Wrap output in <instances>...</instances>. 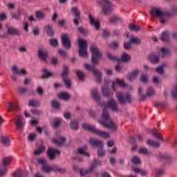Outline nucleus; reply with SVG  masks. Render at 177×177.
<instances>
[{"label": "nucleus", "mask_w": 177, "mask_h": 177, "mask_svg": "<svg viewBox=\"0 0 177 177\" xmlns=\"http://www.w3.org/2000/svg\"><path fill=\"white\" fill-rule=\"evenodd\" d=\"M129 29L131 31H136V32L140 31V27L139 26H136L133 24H129Z\"/></svg>", "instance_id": "3c124183"}, {"label": "nucleus", "mask_w": 177, "mask_h": 177, "mask_svg": "<svg viewBox=\"0 0 177 177\" xmlns=\"http://www.w3.org/2000/svg\"><path fill=\"white\" fill-rule=\"evenodd\" d=\"M160 52L162 55V59H165L166 57H171L172 55L171 50L168 48L162 47L160 49Z\"/></svg>", "instance_id": "aec40b11"}, {"label": "nucleus", "mask_w": 177, "mask_h": 177, "mask_svg": "<svg viewBox=\"0 0 177 177\" xmlns=\"http://www.w3.org/2000/svg\"><path fill=\"white\" fill-rule=\"evenodd\" d=\"M97 167H102V161L98 159L94 158L90 166V171H93Z\"/></svg>", "instance_id": "393cba45"}, {"label": "nucleus", "mask_w": 177, "mask_h": 177, "mask_svg": "<svg viewBox=\"0 0 177 177\" xmlns=\"http://www.w3.org/2000/svg\"><path fill=\"white\" fill-rule=\"evenodd\" d=\"M147 145L151 147H160V143L153 140H147Z\"/></svg>", "instance_id": "58836bf2"}, {"label": "nucleus", "mask_w": 177, "mask_h": 177, "mask_svg": "<svg viewBox=\"0 0 177 177\" xmlns=\"http://www.w3.org/2000/svg\"><path fill=\"white\" fill-rule=\"evenodd\" d=\"M50 104L53 109H55V110H59V109H60V103L56 100H51Z\"/></svg>", "instance_id": "c03bdc74"}, {"label": "nucleus", "mask_w": 177, "mask_h": 177, "mask_svg": "<svg viewBox=\"0 0 177 177\" xmlns=\"http://www.w3.org/2000/svg\"><path fill=\"white\" fill-rule=\"evenodd\" d=\"M30 111L34 115H42L43 114L42 111H39V109H31Z\"/></svg>", "instance_id": "69168bd1"}, {"label": "nucleus", "mask_w": 177, "mask_h": 177, "mask_svg": "<svg viewBox=\"0 0 177 177\" xmlns=\"http://www.w3.org/2000/svg\"><path fill=\"white\" fill-rule=\"evenodd\" d=\"M14 121L15 122L17 129L19 131H23V129H24V125H26V122H24V118H23V116H17V119H14Z\"/></svg>", "instance_id": "ddd939ff"}, {"label": "nucleus", "mask_w": 177, "mask_h": 177, "mask_svg": "<svg viewBox=\"0 0 177 177\" xmlns=\"http://www.w3.org/2000/svg\"><path fill=\"white\" fill-rule=\"evenodd\" d=\"M17 110H19V106L14 102L8 103V111H17Z\"/></svg>", "instance_id": "ea45409f"}, {"label": "nucleus", "mask_w": 177, "mask_h": 177, "mask_svg": "<svg viewBox=\"0 0 177 177\" xmlns=\"http://www.w3.org/2000/svg\"><path fill=\"white\" fill-rule=\"evenodd\" d=\"M70 128L72 131H78V128H80L78 121L75 120H71L70 122Z\"/></svg>", "instance_id": "c756f323"}, {"label": "nucleus", "mask_w": 177, "mask_h": 177, "mask_svg": "<svg viewBox=\"0 0 177 177\" xmlns=\"http://www.w3.org/2000/svg\"><path fill=\"white\" fill-rule=\"evenodd\" d=\"M139 73H140L139 69H134L126 76V78H127L128 81H133L134 80H136V77L139 75Z\"/></svg>", "instance_id": "6ab92c4d"}, {"label": "nucleus", "mask_w": 177, "mask_h": 177, "mask_svg": "<svg viewBox=\"0 0 177 177\" xmlns=\"http://www.w3.org/2000/svg\"><path fill=\"white\" fill-rule=\"evenodd\" d=\"M130 41L134 45H140L142 44V41L139 38L133 37V36H130Z\"/></svg>", "instance_id": "79ce46f5"}, {"label": "nucleus", "mask_w": 177, "mask_h": 177, "mask_svg": "<svg viewBox=\"0 0 177 177\" xmlns=\"http://www.w3.org/2000/svg\"><path fill=\"white\" fill-rule=\"evenodd\" d=\"M106 57L111 62H121V59L118 58V57L111 54V53H106Z\"/></svg>", "instance_id": "2f4dec72"}, {"label": "nucleus", "mask_w": 177, "mask_h": 177, "mask_svg": "<svg viewBox=\"0 0 177 177\" xmlns=\"http://www.w3.org/2000/svg\"><path fill=\"white\" fill-rule=\"evenodd\" d=\"M18 93L19 95H26L27 92H28V89L27 88L23 87V86H19L17 88Z\"/></svg>", "instance_id": "4d7b16f0"}, {"label": "nucleus", "mask_w": 177, "mask_h": 177, "mask_svg": "<svg viewBox=\"0 0 177 177\" xmlns=\"http://www.w3.org/2000/svg\"><path fill=\"white\" fill-rule=\"evenodd\" d=\"M1 141L4 146H10V140H9V138L8 136H2Z\"/></svg>", "instance_id": "8fccbe9b"}, {"label": "nucleus", "mask_w": 177, "mask_h": 177, "mask_svg": "<svg viewBox=\"0 0 177 177\" xmlns=\"http://www.w3.org/2000/svg\"><path fill=\"white\" fill-rule=\"evenodd\" d=\"M63 115L66 120H71V113L65 111L64 112Z\"/></svg>", "instance_id": "774afa93"}, {"label": "nucleus", "mask_w": 177, "mask_h": 177, "mask_svg": "<svg viewBox=\"0 0 177 177\" xmlns=\"http://www.w3.org/2000/svg\"><path fill=\"white\" fill-rule=\"evenodd\" d=\"M71 12H73L76 17L81 16V12H80V10L77 7H73Z\"/></svg>", "instance_id": "052dcab7"}, {"label": "nucleus", "mask_w": 177, "mask_h": 177, "mask_svg": "<svg viewBox=\"0 0 177 177\" xmlns=\"http://www.w3.org/2000/svg\"><path fill=\"white\" fill-rule=\"evenodd\" d=\"M82 128L83 129L93 132V133H95V135H97V136H100V138H104V139H109V138H110V134L109 133L100 129H97L95 126L85 123L83 124Z\"/></svg>", "instance_id": "7ed1b4c3"}, {"label": "nucleus", "mask_w": 177, "mask_h": 177, "mask_svg": "<svg viewBox=\"0 0 177 177\" xmlns=\"http://www.w3.org/2000/svg\"><path fill=\"white\" fill-rule=\"evenodd\" d=\"M120 62H123V63H128L131 62V55H129L127 53H122L121 55Z\"/></svg>", "instance_id": "7c9ffc66"}, {"label": "nucleus", "mask_w": 177, "mask_h": 177, "mask_svg": "<svg viewBox=\"0 0 177 177\" xmlns=\"http://www.w3.org/2000/svg\"><path fill=\"white\" fill-rule=\"evenodd\" d=\"M106 107L111 110L113 113H118V102L114 98L109 99L105 104Z\"/></svg>", "instance_id": "9d476101"}, {"label": "nucleus", "mask_w": 177, "mask_h": 177, "mask_svg": "<svg viewBox=\"0 0 177 177\" xmlns=\"http://www.w3.org/2000/svg\"><path fill=\"white\" fill-rule=\"evenodd\" d=\"M156 157L160 161H167V162H171L174 160V158L171 155L161 152L158 153Z\"/></svg>", "instance_id": "f8f14e48"}, {"label": "nucleus", "mask_w": 177, "mask_h": 177, "mask_svg": "<svg viewBox=\"0 0 177 177\" xmlns=\"http://www.w3.org/2000/svg\"><path fill=\"white\" fill-rule=\"evenodd\" d=\"M131 170L136 174H140L142 176H146L147 175V171L138 167H133Z\"/></svg>", "instance_id": "72a5a7b5"}, {"label": "nucleus", "mask_w": 177, "mask_h": 177, "mask_svg": "<svg viewBox=\"0 0 177 177\" xmlns=\"http://www.w3.org/2000/svg\"><path fill=\"white\" fill-rule=\"evenodd\" d=\"M91 96L97 103H100L102 97L99 96V90H97V88H94L91 90Z\"/></svg>", "instance_id": "412c9836"}, {"label": "nucleus", "mask_w": 177, "mask_h": 177, "mask_svg": "<svg viewBox=\"0 0 177 177\" xmlns=\"http://www.w3.org/2000/svg\"><path fill=\"white\" fill-rule=\"evenodd\" d=\"M102 92L104 97H106L107 99L113 97V91L109 88L105 86L102 87Z\"/></svg>", "instance_id": "4be33fe9"}, {"label": "nucleus", "mask_w": 177, "mask_h": 177, "mask_svg": "<svg viewBox=\"0 0 177 177\" xmlns=\"http://www.w3.org/2000/svg\"><path fill=\"white\" fill-rule=\"evenodd\" d=\"M41 71L43 72V75H41V78L42 80H48V78L50 77H53V73L48 71L46 68H44Z\"/></svg>", "instance_id": "a878e982"}, {"label": "nucleus", "mask_w": 177, "mask_h": 177, "mask_svg": "<svg viewBox=\"0 0 177 177\" xmlns=\"http://www.w3.org/2000/svg\"><path fill=\"white\" fill-rule=\"evenodd\" d=\"M29 107H39L41 102L37 100H30L28 102Z\"/></svg>", "instance_id": "c9c22d12"}, {"label": "nucleus", "mask_w": 177, "mask_h": 177, "mask_svg": "<svg viewBox=\"0 0 177 177\" xmlns=\"http://www.w3.org/2000/svg\"><path fill=\"white\" fill-rule=\"evenodd\" d=\"M160 39L163 42H169V31L165 30L161 35Z\"/></svg>", "instance_id": "c85d7f7f"}, {"label": "nucleus", "mask_w": 177, "mask_h": 177, "mask_svg": "<svg viewBox=\"0 0 177 177\" xmlns=\"http://www.w3.org/2000/svg\"><path fill=\"white\" fill-rule=\"evenodd\" d=\"M61 41L62 44V46L67 49L68 50H70L71 49V39L68 37V35L66 33H63L61 37Z\"/></svg>", "instance_id": "9b49d317"}, {"label": "nucleus", "mask_w": 177, "mask_h": 177, "mask_svg": "<svg viewBox=\"0 0 177 177\" xmlns=\"http://www.w3.org/2000/svg\"><path fill=\"white\" fill-rule=\"evenodd\" d=\"M53 143L57 145V146H62V145H64V142H66V138L63 136H60L59 139L54 138L52 140Z\"/></svg>", "instance_id": "cd10ccee"}, {"label": "nucleus", "mask_w": 177, "mask_h": 177, "mask_svg": "<svg viewBox=\"0 0 177 177\" xmlns=\"http://www.w3.org/2000/svg\"><path fill=\"white\" fill-rule=\"evenodd\" d=\"M44 31L48 37H53V35H55V31L53 30V26L52 25H45Z\"/></svg>", "instance_id": "5701e85b"}, {"label": "nucleus", "mask_w": 177, "mask_h": 177, "mask_svg": "<svg viewBox=\"0 0 177 177\" xmlns=\"http://www.w3.org/2000/svg\"><path fill=\"white\" fill-rule=\"evenodd\" d=\"M11 70L12 73H15L17 75H27V71L25 68L19 69L17 66H13Z\"/></svg>", "instance_id": "a211bd4d"}, {"label": "nucleus", "mask_w": 177, "mask_h": 177, "mask_svg": "<svg viewBox=\"0 0 177 177\" xmlns=\"http://www.w3.org/2000/svg\"><path fill=\"white\" fill-rule=\"evenodd\" d=\"M88 42L86 40H79V51L78 54L80 57H88Z\"/></svg>", "instance_id": "1a4fd4ad"}, {"label": "nucleus", "mask_w": 177, "mask_h": 177, "mask_svg": "<svg viewBox=\"0 0 177 177\" xmlns=\"http://www.w3.org/2000/svg\"><path fill=\"white\" fill-rule=\"evenodd\" d=\"M63 71L62 73V77L63 78H67V75H68V67L66 65L62 66Z\"/></svg>", "instance_id": "a18cd8bd"}, {"label": "nucleus", "mask_w": 177, "mask_h": 177, "mask_svg": "<svg viewBox=\"0 0 177 177\" xmlns=\"http://www.w3.org/2000/svg\"><path fill=\"white\" fill-rule=\"evenodd\" d=\"M59 99H61V100H65L67 102V100H70V98L71 97V95L67 92H61L58 94Z\"/></svg>", "instance_id": "bb28decb"}, {"label": "nucleus", "mask_w": 177, "mask_h": 177, "mask_svg": "<svg viewBox=\"0 0 177 177\" xmlns=\"http://www.w3.org/2000/svg\"><path fill=\"white\" fill-rule=\"evenodd\" d=\"M115 97L121 106H125L127 102V103L131 104L132 102V95L130 94H127L126 97H124V95L120 92L116 93Z\"/></svg>", "instance_id": "6e6552de"}, {"label": "nucleus", "mask_w": 177, "mask_h": 177, "mask_svg": "<svg viewBox=\"0 0 177 177\" xmlns=\"http://www.w3.org/2000/svg\"><path fill=\"white\" fill-rule=\"evenodd\" d=\"M6 28L8 35H16L17 37H20V35H21L20 30L10 26H6Z\"/></svg>", "instance_id": "2eb2a0df"}, {"label": "nucleus", "mask_w": 177, "mask_h": 177, "mask_svg": "<svg viewBox=\"0 0 177 177\" xmlns=\"http://www.w3.org/2000/svg\"><path fill=\"white\" fill-rule=\"evenodd\" d=\"M37 56L41 62L48 63V52L44 51L42 49L38 50Z\"/></svg>", "instance_id": "dca6fc26"}, {"label": "nucleus", "mask_w": 177, "mask_h": 177, "mask_svg": "<svg viewBox=\"0 0 177 177\" xmlns=\"http://www.w3.org/2000/svg\"><path fill=\"white\" fill-rule=\"evenodd\" d=\"M92 172V170H91V168L89 167L88 169H85L84 168H81L79 170V174L80 176H85L86 175H88V174Z\"/></svg>", "instance_id": "37998d69"}, {"label": "nucleus", "mask_w": 177, "mask_h": 177, "mask_svg": "<svg viewBox=\"0 0 177 177\" xmlns=\"http://www.w3.org/2000/svg\"><path fill=\"white\" fill-rule=\"evenodd\" d=\"M123 47L126 50H129V49L132 48V43L131 42V40L128 42H124Z\"/></svg>", "instance_id": "0e129e2a"}, {"label": "nucleus", "mask_w": 177, "mask_h": 177, "mask_svg": "<svg viewBox=\"0 0 177 177\" xmlns=\"http://www.w3.org/2000/svg\"><path fill=\"white\" fill-rule=\"evenodd\" d=\"M131 161L133 164H135L136 165H138L142 162L140 160V158L138 156H133L131 159Z\"/></svg>", "instance_id": "bf43d9fd"}, {"label": "nucleus", "mask_w": 177, "mask_h": 177, "mask_svg": "<svg viewBox=\"0 0 177 177\" xmlns=\"http://www.w3.org/2000/svg\"><path fill=\"white\" fill-rule=\"evenodd\" d=\"M98 3L102 5V13L104 16H109L111 12H113V3L109 0H100Z\"/></svg>", "instance_id": "39448f33"}, {"label": "nucleus", "mask_w": 177, "mask_h": 177, "mask_svg": "<svg viewBox=\"0 0 177 177\" xmlns=\"http://www.w3.org/2000/svg\"><path fill=\"white\" fill-rule=\"evenodd\" d=\"M37 163L39 165H41V170L44 172V174H50V172H58L59 174H66L67 170L64 167H60L58 165H49L48 160L44 158H41L37 159Z\"/></svg>", "instance_id": "f03ea898"}, {"label": "nucleus", "mask_w": 177, "mask_h": 177, "mask_svg": "<svg viewBox=\"0 0 177 177\" xmlns=\"http://www.w3.org/2000/svg\"><path fill=\"white\" fill-rule=\"evenodd\" d=\"M87 113L88 115L91 117V118H96V117H97V114L96 113V111L92 109L87 110Z\"/></svg>", "instance_id": "680f3d73"}, {"label": "nucleus", "mask_w": 177, "mask_h": 177, "mask_svg": "<svg viewBox=\"0 0 177 177\" xmlns=\"http://www.w3.org/2000/svg\"><path fill=\"white\" fill-rule=\"evenodd\" d=\"M97 122H99V124H100V125H102L104 128L109 129L111 132H117V124H115L111 120V118H110V113H109L107 108L104 107L102 109L101 120H97Z\"/></svg>", "instance_id": "f257e3e1"}, {"label": "nucleus", "mask_w": 177, "mask_h": 177, "mask_svg": "<svg viewBox=\"0 0 177 177\" xmlns=\"http://www.w3.org/2000/svg\"><path fill=\"white\" fill-rule=\"evenodd\" d=\"M62 81H63L65 86H66V88H71V80L70 79H68V77L62 78Z\"/></svg>", "instance_id": "603ef678"}, {"label": "nucleus", "mask_w": 177, "mask_h": 177, "mask_svg": "<svg viewBox=\"0 0 177 177\" xmlns=\"http://www.w3.org/2000/svg\"><path fill=\"white\" fill-rule=\"evenodd\" d=\"M1 162L3 167H4V168H6V167H8V165H9L10 162H12V157L10 156L3 158Z\"/></svg>", "instance_id": "e433bc0d"}, {"label": "nucleus", "mask_w": 177, "mask_h": 177, "mask_svg": "<svg viewBox=\"0 0 177 177\" xmlns=\"http://www.w3.org/2000/svg\"><path fill=\"white\" fill-rule=\"evenodd\" d=\"M150 13L153 17H161V19L167 16L168 17H172V12L169 11H162L161 8H151Z\"/></svg>", "instance_id": "0eeeda50"}, {"label": "nucleus", "mask_w": 177, "mask_h": 177, "mask_svg": "<svg viewBox=\"0 0 177 177\" xmlns=\"http://www.w3.org/2000/svg\"><path fill=\"white\" fill-rule=\"evenodd\" d=\"M79 32H80V34H82L84 37H86V35H88V29H85L82 27H80L77 28Z\"/></svg>", "instance_id": "e2e57ef3"}, {"label": "nucleus", "mask_w": 177, "mask_h": 177, "mask_svg": "<svg viewBox=\"0 0 177 177\" xmlns=\"http://www.w3.org/2000/svg\"><path fill=\"white\" fill-rule=\"evenodd\" d=\"M50 63L52 66H57V64H59V58H57V57H51Z\"/></svg>", "instance_id": "6e6d98bb"}, {"label": "nucleus", "mask_w": 177, "mask_h": 177, "mask_svg": "<svg viewBox=\"0 0 177 177\" xmlns=\"http://www.w3.org/2000/svg\"><path fill=\"white\" fill-rule=\"evenodd\" d=\"M88 19L91 26H94L95 30L100 29V22H99L97 20H95L93 16L91 15V13L88 14Z\"/></svg>", "instance_id": "f3484780"}, {"label": "nucleus", "mask_w": 177, "mask_h": 177, "mask_svg": "<svg viewBox=\"0 0 177 177\" xmlns=\"http://www.w3.org/2000/svg\"><path fill=\"white\" fill-rule=\"evenodd\" d=\"M140 81L142 82V84H147L149 81V75L142 73L140 76Z\"/></svg>", "instance_id": "de8ad7c7"}, {"label": "nucleus", "mask_w": 177, "mask_h": 177, "mask_svg": "<svg viewBox=\"0 0 177 177\" xmlns=\"http://www.w3.org/2000/svg\"><path fill=\"white\" fill-rule=\"evenodd\" d=\"M149 59L153 64H157L160 62V58L156 55V54H151L149 56Z\"/></svg>", "instance_id": "473e14b6"}, {"label": "nucleus", "mask_w": 177, "mask_h": 177, "mask_svg": "<svg viewBox=\"0 0 177 177\" xmlns=\"http://www.w3.org/2000/svg\"><path fill=\"white\" fill-rule=\"evenodd\" d=\"M138 96L140 102H144V100H146V95H145L142 93L141 87H139L138 89Z\"/></svg>", "instance_id": "a19ab883"}, {"label": "nucleus", "mask_w": 177, "mask_h": 177, "mask_svg": "<svg viewBox=\"0 0 177 177\" xmlns=\"http://www.w3.org/2000/svg\"><path fill=\"white\" fill-rule=\"evenodd\" d=\"M35 16L36 19H38L39 20H44L45 19V14L41 10H37L35 12Z\"/></svg>", "instance_id": "4c0bfd02"}, {"label": "nucleus", "mask_w": 177, "mask_h": 177, "mask_svg": "<svg viewBox=\"0 0 177 177\" xmlns=\"http://www.w3.org/2000/svg\"><path fill=\"white\" fill-rule=\"evenodd\" d=\"M83 66L86 70L93 73L94 77H95V82L97 84H102V77H103V73H102L100 71L96 69L95 66L88 64H84Z\"/></svg>", "instance_id": "20e7f679"}, {"label": "nucleus", "mask_w": 177, "mask_h": 177, "mask_svg": "<svg viewBox=\"0 0 177 177\" xmlns=\"http://www.w3.org/2000/svg\"><path fill=\"white\" fill-rule=\"evenodd\" d=\"M156 95V91H154V88L152 86H149L147 88V96H154Z\"/></svg>", "instance_id": "09e8293b"}, {"label": "nucleus", "mask_w": 177, "mask_h": 177, "mask_svg": "<svg viewBox=\"0 0 177 177\" xmlns=\"http://www.w3.org/2000/svg\"><path fill=\"white\" fill-rule=\"evenodd\" d=\"M55 154H60V151L52 147L48 148L47 151V156L50 161L56 159V156Z\"/></svg>", "instance_id": "4468645a"}, {"label": "nucleus", "mask_w": 177, "mask_h": 177, "mask_svg": "<svg viewBox=\"0 0 177 177\" xmlns=\"http://www.w3.org/2000/svg\"><path fill=\"white\" fill-rule=\"evenodd\" d=\"M139 153L140 154H143L144 156H149L150 155V153L149 152V150L146 147H140L139 149Z\"/></svg>", "instance_id": "5fc2aeb1"}, {"label": "nucleus", "mask_w": 177, "mask_h": 177, "mask_svg": "<svg viewBox=\"0 0 177 177\" xmlns=\"http://www.w3.org/2000/svg\"><path fill=\"white\" fill-rule=\"evenodd\" d=\"M46 149V148L45 147H44V146H40V147H39V149L35 150V151H34L35 156H39V154H41V153H44V151H45Z\"/></svg>", "instance_id": "13d9d810"}, {"label": "nucleus", "mask_w": 177, "mask_h": 177, "mask_svg": "<svg viewBox=\"0 0 177 177\" xmlns=\"http://www.w3.org/2000/svg\"><path fill=\"white\" fill-rule=\"evenodd\" d=\"M97 153L98 157H104L106 154V150H104V149L103 148V146L99 147L97 148Z\"/></svg>", "instance_id": "49530a36"}, {"label": "nucleus", "mask_w": 177, "mask_h": 177, "mask_svg": "<svg viewBox=\"0 0 177 177\" xmlns=\"http://www.w3.org/2000/svg\"><path fill=\"white\" fill-rule=\"evenodd\" d=\"M90 144L95 147H102L104 146L103 141L102 140L91 138L90 139Z\"/></svg>", "instance_id": "b1692460"}, {"label": "nucleus", "mask_w": 177, "mask_h": 177, "mask_svg": "<svg viewBox=\"0 0 177 177\" xmlns=\"http://www.w3.org/2000/svg\"><path fill=\"white\" fill-rule=\"evenodd\" d=\"M49 42H50V45H51V46L56 47V46H57V45H59V41H57V39H50L49 41Z\"/></svg>", "instance_id": "338daca9"}, {"label": "nucleus", "mask_w": 177, "mask_h": 177, "mask_svg": "<svg viewBox=\"0 0 177 177\" xmlns=\"http://www.w3.org/2000/svg\"><path fill=\"white\" fill-rule=\"evenodd\" d=\"M76 74L80 81H84L85 78V73L81 70H76Z\"/></svg>", "instance_id": "864d4df0"}, {"label": "nucleus", "mask_w": 177, "mask_h": 177, "mask_svg": "<svg viewBox=\"0 0 177 177\" xmlns=\"http://www.w3.org/2000/svg\"><path fill=\"white\" fill-rule=\"evenodd\" d=\"M115 84H118L121 88H125V82H124L122 80L116 79V81L113 82L112 83V88L113 91H115V88L114 87L115 86Z\"/></svg>", "instance_id": "f704fd0d"}, {"label": "nucleus", "mask_w": 177, "mask_h": 177, "mask_svg": "<svg viewBox=\"0 0 177 177\" xmlns=\"http://www.w3.org/2000/svg\"><path fill=\"white\" fill-rule=\"evenodd\" d=\"M91 63L93 64H99V60L98 59H100L102 57L103 55L99 50V48L97 46H91Z\"/></svg>", "instance_id": "423d86ee"}]
</instances>
